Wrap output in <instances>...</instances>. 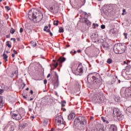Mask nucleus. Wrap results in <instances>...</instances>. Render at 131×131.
<instances>
[{"label":"nucleus","mask_w":131,"mask_h":131,"mask_svg":"<svg viewBox=\"0 0 131 131\" xmlns=\"http://www.w3.org/2000/svg\"><path fill=\"white\" fill-rule=\"evenodd\" d=\"M28 17L31 21H33L35 23L40 22L43 18V15L41 12L30 11L28 13Z\"/></svg>","instance_id":"1"},{"label":"nucleus","mask_w":131,"mask_h":131,"mask_svg":"<svg viewBox=\"0 0 131 131\" xmlns=\"http://www.w3.org/2000/svg\"><path fill=\"white\" fill-rule=\"evenodd\" d=\"M88 82L89 83H100L101 80L99 79L98 76H97V73H91L88 75L87 78Z\"/></svg>","instance_id":"2"},{"label":"nucleus","mask_w":131,"mask_h":131,"mask_svg":"<svg viewBox=\"0 0 131 131\" xmlns=\"http://www.w3.org/2000/svg\"><path fill=\"white\" fill-rule=\"evenodd\" d=\"M126 47L121 43L116 44L114 47V51L115 54H123L125 52Z\"/></svg>","instance_id":"3"},{"label":"nucleus","mask_w":131,"mask_h":131,"mask_svg":"<svg viewBox=\"0 0 131 131\" xmlns=\"http://www.w3.org/2000/svg\"><path fill=\"white\" fill-rule=\"evenodd\" d=\"M75 122L78 124V126H80L81 129H82L84 124H86V119L84 117L79 116L75 120Z\"/></svg>","instance_id":"4"},{"label":"nucleus","mask_w":131,"mask_h":131,"mask_svg":"<svg viewBox=\"0 0 131 131\" xmlns=\"http://www.w3.org/2000/svg\"><path fill=\"white\" fill-rule=\"evenodd\" d=\"M120 94L123 97H126L127 98L128 97H131V88L129 87L128 88H123L120 91Z\"/></svg>","instance_id":"5"},{"label":"nucleus","mask_w":131,"mask_h":131,"mask_svg":"<svg viewBox=\"0 0 131 131\" xmlns=\"http://www.w3.org/2000/svg\"><path fill=\"white\" fill-rule=\"evenodd\" d=\"M10 114L13 119H14L15 120H20L22 119L21 115H20L18 111H14L11 112Z\"/></svg>","instance_id":"6"},{"label":"nucleus","mask_w":131,"mask_h":131,"mask_svg":"<svg viewBox=\"0 0 131 131\" xmlns=\"http://www.w3.org/2000/svg\"><path fill=\"white\" fill-rule=\"evenodd\" d=\"M14 122L9 123L4 128L5 131H14Z\"/></svg>","instance_id":"7"},{"label":"nucleus","mask_w":131,"mask_h":131,"mask_svg":"<svg viewBox=\"0 0 131 131\" xmlns=\"http://www.w3.org/2000/svg\"><path fill=\"white\" fill-rule=\"evenodd\" d=\"M76 72V74H77V75H79V74H82L83 73V67H82V65L81 64H79L76 70L75 71Z\"/></svg>","instance_id":"8"},{"label":"nucleus","mask_w":131,"mask_h":131,"mask_svg":"<svg viewBox=\"0 0 131 131\" xmlns=\"http://www.w3.org/2000/svg\"><path fill=\"white\" fill-rule=\"evenodd\" d=\"M63 121V117L61 116H58L56 117L55 119V123L56 125H60L62 124V121Z\"/></svg>","instance_id":"9"},{"label":"nucleus","mask_w":131,"mask_h":131,"mask_svg":"<svg viewBox=\"0 0 131 131\" xmlns=\"http://www.w3.org/2000/svg\"><path fill=\"white\" fill-rule=\"evenodd\" d=\"M50 11L53 14H57L59 11V7L57 6H52L50 8Z\"/></svg>","instance_id":"10"},{"label":"nucleus","mask_w":131,"mask_h":131,"mask_svg":"<svg viewBox=\"0 0 131 131\" xmlns=\"http://www.w3.org/2000/svg\"><path fill=\"white\" fill-rule=\"evenodd\" d=\"M113 113L115 116H117V117L120 116V115L121 114L120 111H119V109L117 108H115L114 109Z\"/></svg>","instance_id":"11"},{"label":"nucleus","mask_w":131,"mask_h":131,"mask_svg":"<svg viewBox=\"0 0 131 131\" xmlns=\"http://www.w3.org/2000/svg\"><path fill=\"white\" fill-rule=\"evenodd\" d=\"M110 131H117V127L115 124L111 125Z\"/></svg>","instance_id":"12"},{"label":"nucleus","mask_w":131,"mask_h":131,"mask_svg":"<svg viewBox=\"0 0 131 131\" xmlns=\"http://www.w3.org/2000/svg\"><path fill=\"white\" fill-rule=\"evenodd\" d=\"M75 118V114L72 113L69 115L68 117V119H69V120H72V119H74Z\"/></svg>","instance_id":"13"},{"label":"nucleus","mask_w":131,"mask_h":131,"mask_svg":"<svg viewBox=\"0 0 131 131\" xmlns=\"http://www.w3.org/2000/svg\"><path fill=\"white\" fill-rule=\"evenodd\" d=\"M21 118L22 117H24V116H25V111H24L23 109H20L19 110V111L18 112Z\"/></svg>","instance_id":"14"},{"label":"nucleus","mask_w":131,"mask_h":131,"mask_svg":"<svg viewBox=\"0 0 131 131\" xmlns=\"http://www.w3.org/2000/svg\"><path fill=\"white\" fill-rule=\"evenodd\" d=\"M102 47L104 48V49H109V47H110V46L109 44H108V43L105 42L102 44Z\"/></svg>","instance_id":"15"},{"label":"nucleus","mask_w":131,"mask_h":131,"mask_svg":"<svg viewBox=\"0 0 131 131\" xmlns=\"http://www.w3.org/2000/svg\"><path fill=\"white\" fill-rule=\"evenodd\" d=\"M57 61L58 62L63 63V62H65V61H66V58L65 57H60Z\"/></svg>","instance_id":"16"},{"label":"nucleus","mask_w":131,"mask_h":131,"mask_svg":"<svg viewBox=\"0 0 131 131\" xmlns=\"http://www.w3.org/2000/svg\"><path fill=\"white\" fill-rule=\"evenodd\" d=\"M114 99L115 102H119L120 101V97L118 95H116L114 97Z\"/></svg>","instance_id":"17"},{"label":"nucleus","mask_w":131,"mask_h":131,"mask_svg":"<svg viewBox=\"0 0 131 131\" xmlns=\"http://www.w3.org/2000/svg\"><path fill=\"white\" fill-rule=\"evenodd\" d=\"M84 23L88 26H90L92 24V23L90 21V20H88V18H84Z\"/></svg>","instance_id":"18"},{"label":"nucleus","mask_w":131,"mask_h":131,"mask_svg":"<svg viewBox=\"0 0 131 131\" xmlns=\"http://www.w3.org/2000/svg\"><path fill=\"white\" fill-rule=\"evenodd\" d=\"M101 120H102L103 122H105V123H106L107 124H108V123H109V121H108V120H106V118L104 117H101Z\"/></svg>","instance_id":"19"},{"label":"nucleus","mask_w":131,"mask_h":131,"mask_svg":"<svg viewBox=\"0 0 131 131\" xmlns=\"http://www.w3.org/2000/svg\"><path fill=\"white\" fill-rule=\"evenodd\" d=\"M31 46L33 47V48H35L36 47V42L34 41H31Z\"/></svg>","instance_id":"20"},{"label":"nucleus","mask_w":131,"mask_h":131,"mask_svg":"<svg viewBox=\"0 0 131 131\" xmlns=\"http://www.w3.org/2000/svg\"><path fill=\"white\" fill-rule=\"evenodd\" d=\"M103 97V93L102 92H99V93L96 94V98H101Z\"/></svg>","instance_id":"21"},{"label":"nucleus","mask_w":131,"mask_h":131,"mask_svg":"<svg viewBox=\"0 0 131 131\" xmlns=\"http://www.w3.org/2000/svg\"><path fill=\"white\" fill-rule=\"evenodd\" d=\"M3 57L4 60H5V62H7L8 61V55H7L5 53L3 54Z\"/></svg>","instance_id":"22"},{"label":"nucleus","mask_w":131,"mask_h":131,"mask_svg":"<svg viewBox=\"0 0 131 131\" xmlns=\"http://www.w3.org/2000/svg\"><path fill=\"white\" fill-rule=\"evenodd\" d=\"M16 30L14 29L13 28H11L10 32L12 34H14Z\"/></svg>","instance_id":"23"},{"label":"nucleus","mask_w":131,"mask_h":131,"mask_svg":"<svg viewBox=\"0 0 131 131\" xmlns=\"http://www.w3.org/2000/svg\"><path fill=\"white\" fill-rule=\"evenodd\" d=\"M6 46L8 47V48H12V45H10V41H7L6 42Z\"/></svg>","instance_id":"24"},{"label":"nucleus","mask_w":131,"mask_h":131,"mask_svg":"<svg viewBox=\"0 0 131 131\" xmlns=\"http://www.w3.org/2000/svg\"><path fill=\"white\" fill-rule=\"evenodd\" d=\"M58 23H59V20H54L53 24L54 26H58Z\"/></svg>","instance_id":"25"},{"label":"nucleus","mask_w":131,"mask_h":131,"mask_svg":"<svg viewBox=\"0 0 131 131\" xmlns=\"http://www.w3.org/2000/svg\"><path fill=\"white\" fill-rule=\"evenodd\" d=\"M59 32H60V33L64 32V29L62 27H60Z\"/></svg>","instance_id":"26"},{"label":"nucleus","mask_w":131,"mask_h":131,"mask_svg":"<svg viewBox=\"0 0 131 131\" xmlns=\"http://www.w3.org/2000/svg\"><path fill=\"white\" fill-rule=\"evenodd\" d=\"M107 64H111L112 63V59L111 58H108L107 60Z\"/></svg>","instance_id":"27"},{"label":"nucleus","mask_w":131,"mask_h":131,"mask_svg":"<svg viewBox=\"0 0 131 131\" xmlns=\"http://www.w3.org/2000/svg\"><path fill=\"white\" fill-rule=\"evenodd\" d=\"M93 25L94 26L93 27L94 29H95V28H96V27H98V26H99V25H98V24L96 25V24H93Z\"/></svg>","instance_id":"28"},{"label":"nucleus","mask_w":131,"mask_h":131,"mask_svg":"<svg viewBox=\"0 0 131 131\" xmlns=\"http://www.w3.org/2000/svg\"><path fill=\"white\" fill-rule=\"evenodd\" d=\"M4 92L5 90L4 89H0V95H2Z\"/></svg>","instance_id":"29"},{"label":"nucleus","mask_w":131,"mask_h":131,"mask_svg":"<svg viewBox=\"0 0 131 131\" xmlns=\"http://www.w3.org/2000/svg\"><path fill=\"white\" fill-rule=\"evenodd\" d=\"M53 66H54L55 68H57V67H58V62H56V63L53 64Z\"/></svg>","instance_id":"30"},{"label":"nucleus","mask_w":131,"mask_h":131,"mask_svg":"<svg viewBox=\"0 0 131 131\" xmlns=\"http://www.w3.org/2000/svg\"><path fill=\"white\" fill-rule=\"evenodd\" d=\"M48 28H49V27H48V26H46L44 27L43 31H47V29H48Z\"/></svg>","instance_id":"31"},{"label":"nucleus","mask_w":131,"mask_h":131,"mask_svg":"<svg viewBox=\"0 0 131 131\" xmlns=\"http://www.w3.org/2000/svg\"><path fill=\"white\" fill-rule=\"evenodd\" d=\"M4 102V100H3V97L0 96V103H3Z\"/></svg>","instance_id":"32"},{"label":"nucleus","mask_w":131,"mask_h":131,"mask_svg":"<svg viewBox=\"0 0 131 131\" xmlns=\"http://www.w3.org/2000/svg\"><path fill=\"white\" fill-rule=\"evenodd\" d=\"M124 36H125V38L126 39H127V33H124Z\"/></svg>","instance_id":"33"},{"label":"nucleus","mask_w":131,"mask_h":131,"mask_svg":"<svg viewBox=\"0 0 131 131\" xmlns=\"http://www.w3.org/2000/svg\"><path fill=\"white\" fill-rule=\"evenodd\" d=\"M116 81V80L115 79L113 78L112 81H111V83H114Z\"/></svg>","instance_id":"34"},{"label":"nucleus","mask_w":131,"mask_h":131,"mask_svg":"<svg viewBox=\"0 0 131 131\" xmlns=\"http://www.w3.org/2000/svg\"><path fill=\"white\" fill-rule=\"evenodd\" d=\"M105 25H102L101 26V29H105Z\"/></svg>","instance_id":"35"},{"label":"nucleus","mask_w":131,"mask_h":131,"mask_svg":"<svg viewBox=\"0 0 131 131\" xmlns=\"http://www.w3.org/2000/svg\"><path fill=\"white\" fill-rule=\"evenodd\" d=\"M13 53L14 54V55H17V54H18V52H17V51H16V50H13Z\"/></svg>","instance_id":"36"},{"label":"nucleus","mask_w":131,"mask_h":131,"mask_svg":"<svg viewBox=\"0 0 131 131\" xmlns=\"http://www.w3.org/2000/svg\"><path fill=\"white\" fill-rule=\"evenodd\" d=\"M5 9H7V10H8V11H10V7L5 6Z\"/></svg>","instance_id":"37"},{"label":"nucleus","mask_w":131,"mask_h":131,"mask_svg":"<svg viewBox=\"0 0 131 131\" xmlns=\"http://www.w3.org/2000/svg\"><path fill=\"white\" fill-rule=\"evenodd\" d=\"M19 32H20V33H22V32H23V28H20Z\"/></svg>","instance_id":"38"},{"label":"nucleus","mask_w":131,"mask_h":131,"mask_svg":"<svg viewBox=\"0 0 131 131\" xmlns=\"http://www.w3.org/2000/svg\"><path fill=\"white\" fill-rule=\"evenodd\" d=\"M80 21L82 23H84V18H81L80 19Z\"/></svg>","instance_id":"39"},{"label":"nucleus","mask_w":131,"mask_h":131,"mask_svg":"<svg viewBox=\"0 0 131 131\" xmlns=\"http://www.w3.org/2000/svg\"><path fill=\"white\" fill-rule=\"evenodd\" d=\"M3 102H0V108H3Z\"/></svg>","instance_id":"40"},{"label":"nucleus","mask_w":131,"mask_h":131,"mask_svg":"<svg viewBox=\"0 0 131 131\" xmlns=\"http://www.w3.org/2000/svg\"><path fill=\"white\" fill-rule=\"evenodd\" d=\"M10 36H11L10 34H8V35H6L7 38H10Z\"/></svg>","instance_id":"41"},{"label":"nucleus","mask_w":131,"mask_h":131,"mask_svg":"<svg viewBox=\"0 0 131 131\" xmlns=\"http://www.w3.org/2000/svg\"><path fill=\"white\" fill-rule=\"evenodd\" d=\"M10 40H13V41H16V39H15L14 38H11Z\"/></svg>","instance_id":"42"},{"label":"nucleus","mask_w":131,"mask_h":131,"mask_svg":"<svg viewBox=\"0 0 131 131\" xmlns=\"http://www.w3.org/2000/svg\"><path fill=\"white\" fill-rule=\"evenodd\" d=\"M46 31V32H48L50 33V32H51V30L48 29V30H46V31Z\"/></svg>","instance_id":"43"},{"label":"nucleus","mask_w":131,"mask_h":131,"mask_svg":"<svg viewBox=\"0 0 131 131\" xmlns=\"http://www.w3.org/2000/svg\"><path fill=\"white\" fill-rule=\"evenodd\" d=\"M125 9H123V13H122V15H124V13H125Z\"/></svg>","instance_id":"44"},{"label":"nucleus","mask_w":131,"mask_h":131,"mask_svg":"<svg viewBox=\"0 0 131 131\" xmlns=\"http://www.w3.org/2000/svg\"><path fill=\"white\" fill-rule=\"evenodd\" d=\"M92 131H99L97 128H95L92 130Z\"/></svg>","instance_id":"45"},{"label":"nucleus","mask_w":131,"mask_h":131,"mask_svg":"<svg viewBox=\"0 0 131 131\" xmlns=\"http://www.w3.org/2000/svg\"><path fill=\"white\" fill-rule=\"evenodd\" d=\"M48 122H49V121H48V120H47L46 121H44L43 123H48Z\"/></svg>","instance_id":"46"},{"label":"nucleus","mask_w":131,"mask_h":131,"mask_svg":"<svg viewBox=\"0 0 131 131\" xmlns=\"http://www.w3.org/2000/svg\"><path fill=\"white\" fill-rule=\"evenodd\" d=\"M77 53H81V50H80V49L78 50Z\"/></svg>","instance_id":"47"},{"label":"nucleus","mask_w":131,"mask_h":131,"mask_svg":"<svg viewBox=\"0 0 131 131\" xmlns=\"http://www.w3.org/2000/svg\"><path fill=\"white\" fill-rule=\"evenodd\" d=\"M47 80H44V84H47Z\"/></svg>","instance_id":"48"},{"label":"nucleus","mask_w":131,"mask_h":131,"mask_svg":"<svg viewBox=\"0 0 131 131\" xmlns=\"http://www.w3.org/2000/svg\"><path fill=\"white\" fill-rule=\"evenodd\" d=\"M30 94H31V95H33V91L31 90Z\"/></svg>","instance_id":"49"},{"label":"nucleus","mask_w":131,"mask_h":131,"mask_svg":"<svg viewBox=\"0 0 131 131\" xmlns=\"http://www.w3.org/2000/svg\"><path fill=\"white\" fill-rule=\"evenodd\" d=\"M51 76V74H49L47 76V78H49Z\"/></svg>","instance_id":"50"},{"label":"nucleus","mask_w":131,"mask_h":131,"mask_svg":"<svg viewBox=\"0 0 131 131\" xmlns=\"http://www.w3.org/2000/svg\"><path fill=\"white\" fill-rule=\"evenodd\" d=\"M98 131H104V129L103 128H100Z\"/></svg>","instance_id":"51"},{"label":"nucleus","mask_w":131,"mask_h":131,"mask_svg":"<svg viewBox=\"0 0 131 131\" xmlns=\"http://www.w3.org/2000/svg\"><path fill=\"white\" fill-rule=\"evenodd\" d=\"M12 58H15V54H12Z\"/></svg>","instance_id":"52"},{"label":"nucleus","mask_w":131,"mask_h":131,"mask_svg":"<svg viewBox=\"0 0 131 131\" xmlns=\"http://www.w3.org/2000/svg\"><path fill=\"white\" fill-rule=\"evenodd\" d=\"M51 36H53V33H51V32L49 33Z\"/></svg>","instance_id":"53"},{"label":"nucleus","mask_w":131,"mask_h":131,"mask_svg":"<svg viewBox=\"0 0 131 131\" xmlns=\"http://www.w3.org/2000/svg\"><path fill=\"white\" fill-rule=\"evenodd\" d=\"M17 41H20V38H17Z\"/></svg>","instance_id":"54"},{"label":"nucleus","mask_w":131,"mask_h":131,"mask_svg":"<svg viewBox=\"0 0 131 131\" xmlns=\"http://www.w3.org/2000/svg\"><path fill=\"white\" fill-rule=\"evenodd\" d=\"M61 107H65V105L64 104H61Z\"/></svg>","instance_id":"55"},{"label":"nucleus","mask_w":131,"mask_h":131,"mask_svg":"<svg viewBox=\"0 0 131 131\" xmlns=\"http://www.w3.org/2000/svg\"><path fill=\"white\" fill-rule=\"evenodd\" d=\"M24 99H26V96L25 95L23 96Z\"/></svg>","instance_id":"56"},{"label":"nucleus","mask_w":131,"mask_h":131,"mask_svg":"<svg viewBox=\"0 0 131 131\" xmlns=\"http://www.w3.org/2000/svg\"><path fill=\"white\" fill-rule=\"evenodd\" d=\"M26 91H29V88H27L26 89Z\"/></svg>","instance_id":"57"},{"label":"nucleus","mask_w":131,"mask_h":131,"mask_svg":"<svg viewBox=\"0 0 131 131\" xmlns=\"http://www.w3.org/2000/svg\"><path fill=\"white\" fill-rule=\"evenodd\" d=\"M77 53V52H76V51H74V54H76Z\"/></svg>","instance_id":"58"},{"label":"nucleus","mask_w":131,"mask_h":131,"mask_svg":"<svg viewBox=\"0 0 131 131\" xmlns=\"http://www.w3.org/2000/svg\"><path fill=\"white\" fill-rule=\"evenodd\" d=\"M69 47H70V45H67V48H69Z\"/></svg>","instance_id":"59"},{"label":"nucleus","mask_w":131,"mask_h":131,"mask_svg":"<svg viewBox=\"0 0 131 131\" xmlns=\"http://www.w3.org/2000/svg\"><path fill=\"white\" fill-rule=\"evenodd\" d=\"M124 64H127V63H126V61H124Z\"/></svg>","instance_id":"60"},{"label":"nucleus","mask_w":131,"mask_h":131,"mask_svg":"<svg viewBox=\"0 0 131 131\" xmlns=\"http://www.w3.org/2000/svg\"><path fill=\"white\" fill-rule=\"evenodd\" d=\"M33 98H31L30 99V101H33Z\"/></svg>","instance_id":"61"},{"label":"nucleus","mask_w":131,"mask_h":131,"mask_svg":"<svg viewBox=\"0 0 131 131\" xmlns=\"http://www.w3.org/2000/svg\"><path fill=\"white\" fill-rule=\"evenodd\" d=\"M93 118H93V117H90V119H91V120L93 119Z\"/></svg>","instance_id":"62"},{"label":"nucleus","mask_w":131,"mask_h":131,"mask_svg":"<svg viewBox=\"0 0 131 131\" xmlns=\"http://www.w3.org/2000/svg\"><path fill=\"white\" fill-rule=\"evenodd\" d=\"M49 27L51 28V24L48 25Z\"/></svg>","instance_id":"63"},{"label":"nucleus","mask_w":131,"mask_h":131,"mask_svg":"<svg viewBox=\"0 0 131 131\" xmlns=\"http://www.w3.org/2000/svg\"><path fill=\"white\" fill-rule=\"evenodd\" d=\"M72 53H73V51H71L70 52V54H72Z\"/></svg>","instance_id":"64"}]
</instances>
